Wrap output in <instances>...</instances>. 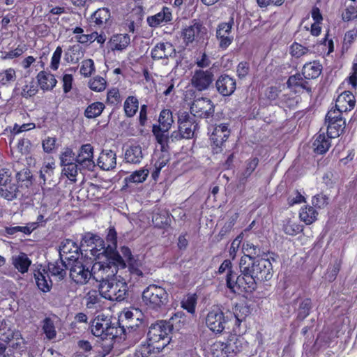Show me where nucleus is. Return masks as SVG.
I'll list each match as a JSON object with an SVG mask.
<instances>
[{
	"label": "nucleus",
	"instance_id": "1",
	"mask_svg": "<svg viewBox=\"0 0 357 357\" xmlns=\"http://www.w3.org/2000/svg\"><path fill=\"white\" fill-rule=\"evenodd\" d=\"M239 268L243 275L247 277L245 288L252 291L257 288V281H269L273 275V266L268 259H255L242 257Z\"/></svg>",
	"mask_w": 357,
	"mask_h": 357
},
{
	"label": "nucleus",
	"instance_id": "2",
	"mask_svg": "<svg viewBox=\"0 0 357 357\" xmlns=\"http://www.w3.org/2000/svg\"><path fill=\"white\" fill-rule=\"evenodd\" d=\"M172 330L173 326L166 321L161 320L152 324L147 332L146 342L141 346L142 357L162 351L171 341L169 334Z\"/></svg>",
	"mask_w": 357,
	"mask_h": 357
},
{
	"label": "nucleus",
	"instance_id": "3",
	"mask_svg": "<svg viewBox=\"0 0 357 357\" xmlns=\"http://www.w3.org/2000/svg\"><path fill=\"white\" fill-rule=\"evenodd\" d=\"M91 254L96 256V261L91 268V278L99 284L106 280H111L115 278L119 268H125L126 262L123 259V263L116 261V257L97 252L94 249L91 250Z\"/></svg>",
	"mask_w": 357,
	"mask_h": 357
},
{
	"label": "nucleus",
	"instance_id": "4",
	"mask_svg": "<svg viewBox=\"0 0 357 357\" xmlns=\"http://www.w3.org/2000/svg\"><path fill=\"white\" fill-rule=\"evenodd\" d=\"M142 301L147 307L159 311L168 305L169 294L160 286L150 284L142 292Z\"/></svg>",
	"mask_w": 357,
	"mask_h": 357
},
{
	"label": "nucleus",
	"instance_id": "5",
	"mask_svg": "<svg viewBox=\"0 0 357 357\" xmlns=\"http://www.w3.org/2000/svg\"><path fill=\"white\" fill-rule=\"evenodd\" d=\"M100 294L110 301H121L126 298L128 293V284L123 280H117L115 277L98 284Z\"/></svg>",
	"mask_w": 357,
	"mask_h": 357
},
{
	"label": "nucleus",
	"instance_id": "6",
	"mask_svg": "<svg viewBox=\"0 0 357 357\" xmlns=\"http://www.w3.org/2000/svg\"><path fill=\"white\" fill-rule=\"evenodd\" d=\"M70 268V278L78 284H86L91 278V269L89 262L81 257L74 261L68 264Z\"/></svg>",
	"mask_w": 357,
	"mask_h": 357
},
{
	"label": "nucleus",
	"instance_id": "7",
	"mask_svg": "<svg viewBox=\"0 0 357 357\" xmlns=\"http://www.w3.org/2000/svg\"><path fill=\"white\" fill-rule=\"evenodd\" d=\"M147 325L143 319L137 318L136 323H128L125 326V333L123 338L127 340L130 345L137 343L146 334Z\"/></svg>",
	"mask_w": 357,
	"mask_h": 357
},
{
	"label": "nucleus",
	"instance_id": "8",
	"mask_svg": "<svg viewBox=\"0 0 357 357\" xmlns=\"http://www.w3.org/2000/svg\"><path fill=\"white\" fill-rule=\"evenodd\" d=\"M117 233L114 229V227H109L108 230V233L106 237V240L107 242V246L105 247V243L102 240L100 241V244H96V247H100V248H96L94 250H97V252H100L102 254L111 255L116 257V259H119V262L123 263V257L119 255V253L116 250L117 247Z\"/></svg>",
	"mask_w": 357,
	"mask_h": 357
},
{
	"label": "nucleus",
	"instance_id": "9",
	"mask_svg": "<svg viewBox=\"0 0 357 357\" xmlns=\"http://www.w3.org/2000/svg\"><path fill=\"white\" fill-rule=\"evenodd\" d=\"M215 105L207 98H199L192 102L190 106V114L194 116L202 119H208L214 114Z\"/></svg>",
	"mask_w": 357,
	"mask_h": 357
},
{
	"label": "nucleus",
	"instance_id": "10",
	"mask_svg": "<svg viewBox=\"0 0 357 357\" xmlns=\"http://www.w3.org/2000/svg\"><path fill=\"white\" fill-rule=\"evenodd\" d=\"M206 28L198 20H193L188 25L182 29L181 38L185 45L197 40L202 35L206 33Z\"/></svg>",
	"mask_w": 357,
	"mask_h": 357
},
{
	"label": "nucleus",
	"instance_id": "11",
	"mask_svg": "<svg viewBox=\"0 0 357 357\" xmlns=\"http://www.w3.org/2000/svg\"><path fill=\"white\" fill-rule=\"evenodd\" d=\"M228 320H229L228 314L225 316L220 308H215L207 314L206 324L213 332L221 333L225 329Z\"/></svg>",
	"mask_w": 357,
	"mask_h": 357
},
{
	"label": "nucleus",
	"instance_id": "12",
	"mask_svg": "<svg viewBox=\"0 0 357 357\" xmlns=\"http://www.w3.org/2000/svg\"><path fill=\"white\" fill-rule=\"evenodd\" d=\"M213 76L211 70H196L191 78V84L199 91L207 90L213 81Z\"/></svg>",
	"mask_w": 357,
	"mask_h": 357
},
{
	"label": "nucleus",
	"instance_id": "13",
	"mask_svg": "<svg viewBox=\"0 0 357 357\" xmlns=\"http://www.w3.org/2000/svg\"><path fill=\"white\" fill-rule=\"evenodd\" d=\"M79 248L72 240L66 239L61 242L59 247V257L68 264L80 259L79 257Z\"/></svg>",
	"mask_w": 357,
	"mask_h": 357
},
{
	"label": "nucleus",
	"instance_id": "14",
	"mask_svg": "<svg viewBox=\"0 0 357 357\" xmlns=\"http://www.w3.org/2000/svg\"><path fill=\"white\" fill-rule=\"evenodd\" d=\"M93 148L90 144H84L81 146L79 153L75 158V162L82 169L93 170L95 163L93 160Z\"/></svg>",
	"mask_w": 357,
	"mask_h": 357
},
{
	"label": "nucleus",
	"instance_id": "15",
	"mask_svg": "<svg viewBox=\"0 0 357 357\" xmlns=\"http://www.w3.org/2000/svg\"><path fill=\"white\" fill-rule=\"evenodd\" d=\"M234 24L233 18H231L229 22L221 23L218 25L216 31V37L219 40V46L225 50L231 43L233 36L231 33V27Z\"/></svg>",
	"mask_w": 357,
	"mask_h": 357
},
{
	"label": "nucleus",
	"instance_id": "16",
	"mask_svg": "<svg viewBox=\"0 0 357 357\" xmlns=\"http://www.w3.org/2000/svg\"><path fill=\"white\" fill-rule=\"evenodd\" d=\"M236 80L226 74L220 75L215 82L216 90L222 96H231L236 90Z\"/></svg>",
	"mask_w": 357,
	"mask_h": 357
},
{
	"label": "nucleus",
	"instance_id": "17",
	"mask_svg": "<svg viewBox=\"0 0 357 357\" xmlns=\"http://www.w3.org/2000/svg\"><path fill=\"white\" fill-rule=\"evenodd\" d=\"M176 56V50L170 43H158L151 50V57L154 60L168 59Z\"/></svg>",
	"mask_w": 357,
	"mask_h": 357
},
{
	"label": "nucleus",
	"instance_id": "18",
	"mask_svg": "<svg viewBox=\"0 0 357 357\" xmlns=\"http://www.w3.org/2000/svg\"><path fill=\"white\" fill-rule=\"evenodd\" d=\"M247 282V277H245L242 273L241 275H238V274L233 270H229V271L227 272L226 284L227 288H229L231 291H235L234 288L236 287L238 289L242 288L245 291H250V290L245 288L246 286H248Z\"/></svg>",
	"mask_w": 357,
	"mask_h": 357
},
{
	"label": "nucleus",
	"instance_id": "19",
	"mask_svg": "<svg viewBox=\"0 0 357 357\" xmlns=\"http://www.w3.org/2000/svg\"><path fill=\"white\" fill-rule=\"evenodd\" d=\"M97 165L105 171L114 169L116 165V153L112 150H102L98 159Z\"/></svg>",
	"mask_w": 357,
	"mask_h": 357
},
{
	"label": "nucleus",
	"instance_id": "20",
	"mask_svg": "<svg viewBox=\"0 0 357 357\" xmlns=\"http://www.w3.org/2000/svg\"><path fill=\"white\" fill-rule=\"evenodd\" d=\"M230 131L227 124L216 126L211 135V140L216 147H220L229 136Z\"/></svg>",
	"mask_w": 357,
	"mask_h": 357
},
{
	"label": "nucleus",
	"instance_id": "21",
	"mask_svg": "<svg viewBox=\"0 0 357 357\" xmlns=\"http://www.w3.org/2000/svg\"><path fill=\"white\" fill-rule=\"evenodd\" d=\"M223 344L230 357L236 355L242 350L243 338L236 334H230Z\"/></svg>",
	"mask_w": 357,
	"mask_h": 357
},
{
	"label": "nucleus",
	"instance_id": "22",
	"mask_svg": "<svg viewBox=\"0 0 357 357\" xmlns=\"http://www.w3.org/2000/svg\"><path fill=\"white\" fill-rule=\"evenodd\" d=\"M68 266V264H66L63 259H60L55 262H50L47 268L52 276L56 277L59 280H62L66 276Z\"/></svg>",
	"mask_w": 357,
	"mask_h": 357
},
{
	"label": "nucleus",
	"instance_id": "23",
	"mask_svg": "<svg viewBox=\"0 0 357 357\" xmlns=\"http://www.w3.org/2000/svg\"><path fill=\"white\" fill-rule=\"evenodd\" d=\"M113 345L114 341L112 337H100V340H98L97 343L94 344V352L96 355L92 357H105L112 351Z\"/></svg>",
	"mask_w": 357,
	"mask_h": 357
},
{
	"label": "nucleus",
	"instance_id": "24",
	"mask_svg": "<svg viewBox=\"0 0 357 357\" xmlns=\"http://www.w3.org/2000/svg\"><path fill=\"white\" fill-rule=\"evenodd\" d=\"M105 337L114 339L119 337L123 338L125 333V326H121L119 321L112 323L110 319H108L107 326H105Z\"/></svg>",
	"mask_w": 357,
	"mask_h": 357
},
{
	"label": "nucleus",
	"instance_id": "25",
	"mask_svg": "<svg viewBox=\"0 0 357 357\" xmlns=\"http://www.w3.org/2000/svg\"><path fill=\"white\" fill-rule=\"evenodd\" d=\"M327 125V136L332 139L339 137L343 133L346 121L344 119H339L337 121L325 122Z\"/></svg>",
	"mask_w": 357,
	"mask_h": 357
},
{
	"label": "nucleus",
	"instance_id": "26",
	"mask_svg": "<svg viewBox=\"0 0 357 357\" xmlns=\"http://www.w3.org/2000/svg\"><path fill=\"white\" fill-rule=\"evenodd\" d=\"M356 99L353 93L349 91H346L338 96L335 107H342L344 112H347L354 109Z\"/></svg>",
	"mask_w": 357,
	"mask_h": 357
},
{
	"label": "nucleus",
	"instance_id": "27",
	"mask_svg": "<svg viewBox=\"0 0 357 357\" xmlns=\"http://www.w3.org/2000/svg\"><path fill=\"white\" fill-rule=\"evenodd\" d=\"M43 271L41 272L38 270L34 273V278L38 289L43 292L46 293L51 290L52 282L49 275L45 271V269Z\"/></svg>",
	"mask_w": 357,
	"mask_h": 357
},
{
	"label": "nucleus",
	"instance_id": "28",
	"mask_svg": "<svg viewBox=\"0 0 357 357\" xmlns=\"http://www.w3.org/2000/svg\"><path fill=\"white\" fill-rule=\"evenodd\" d=\"M144 158L142 149L139 145H132L125 152V160L126 162L138 164Z\"/></svg>",
	"mask_w": 357,
	"mask_h": 357
},
{
	"label": "nucleus",
	"instance_id": "29",
	"mask_svg": "<svg viewBox=\"0 0 357 357\" xmlns=\"http://www.w3.org/2000/svg\"><path fill=\"white\" fill-rule=\"evenodd\" d=\"M172 20L169 8L163 7L162 10L155 15L148 17L147 22L151 27H155L162 22H168Z\"/></svg>",
	"mask_w": 357,
	"mask_h": 357
},
{
	"label": "nucleus",
	"instance_id": "30",
	"mask_svg": "<svg viewBox=\"0 0 357 357\" xmlns=\"http://www.w3.org/2000/svg\"><path fill=\"white\" fill-rule=\"evenodd\" d=\"M322 70V66L317 61H314L304 65L302 75L305 79H310L318 77Z\"/></svg>",
	"mask_w": 357,
	"mask_h": 357
},
{
	"label": "nucleus",
	"instance_id": "31",
	"mask_svg": "<svg viewBox=\"0 0 357 357\" xmlns=\"http://www.w3.org/2000/svg\"><path fill=\"white\" fill-rule=\"evenodd\" d=\"M108 319L107 317H104V316L98 315L92 321L90 327L91 333L98 337H104L105 328L107 326Z\"/></svg>",
	"mask_w": 357,
	"mask_h": 357
},
{
	"label": "nucleus",
	"instance_id": "32",
	"mask_svg": "<svg viewBox=\"0 0 357 357\" xmlns=\"http://www.w3.org/2000/svg\"><path fill=\"white\" fill-rule=\"evenodd\" d=\"M37 79L43 90H52L57 82L52 74L47 73L45 71H41L38 74Z\"/></svg>",
	"mask_w": 357,
	"mask_h": 357
},
{
	"label": "nucleus",
	"instance_id": "33",
	"mask_svg": "<svg viewBox=\"0 0 357 357\" xmlns=\"http://www.w3.org/2000/svg\"><path fill=\"white\" fill-rule=\"evenodd\" d=\"M329 139L324 133L318 135L313 142L314 151L317 154L325 153L331 145Z\"/></svg>",
	"mask_w": 357,
	"mask_h": 357
},
{
	"label": "nucleus",
	"instance_id": "34",
	"mask_svg": "<svg viewBox=\"0 0 357 357\" xmlns=\"http://www.w3.org/2000/svg\"><path fill=\"white\" fill-rule=\"evenodd\" d=\"M298 302H299V305L297 308V319L303 321L309 315L312 308V303L308 298L298 299Z\"/></svg>",
	"mask_w": 357,
	"mask_h": 357
},
{
	"label": "nucleus",
	"instance_id": "35",
	"mask_svg": "<svg viewBox=\"0 0 357 357\" xmlns=\"http://www.w3.org/2000/svg\"><path fill=\"white\" fill-rule=\"evenodd\" d=\"M243 250H244V255L250 258L261 259V256L265 254V252L258 245H254L252 243L247 242L243 244Z\"/></svg>",
	"mask_w": 357,
	"mask_h": 357
},
{
	"label": "nucleus",
	"instance_id": "36",
	"mask_svg": "<svg viewBox=\"0 0 357 357\" xmlns=\"http://www.w3.org/2000/svg\"><path fill=\"white\" fill-rule=\"evenodd\" d=\"M31 264V261L27 255L24 252H21L18 256L13 257V265L21 273H26Z\"/></svg>",
	"mask_w": 357,
	"mask_h": 357
},
{
	"label": "nucleus",
	"instance_id": "37",
	"mask_svg": "<svg viewBox=\"0 0 357 357\" xmlns=\"http://www.w3.org/2000/svg\"><path fill=\"white\" fill-rule=\"evenodd\" d=\"M130 38L128 34L114 36L111 40L112 50H123L130 44Z\"/></svg>",
	"mask_w": 357,
	"mask_h": 357
},
{
	"label": "nucleus",
	"instance_id": "38",
	"mask_svg": "<svg viewBox=\"0 0 357 357\" xmlns=\"http://www.w3.org/2000/svg\"><path fill=\"white\" fill-rule=\"evenodd\" d=\"M248 312V308L246 306L236 305L233 308V312H228L229 319L232 317L235 319V324L239 326L241 322L245 319Z\"/></svg>",
	"mask_w": 357,
	"mask_h": 357
},
{
	"label": "nucleus",
	"instance_id": "39",
	"mask_svg": "<svg viewBox=\"0 0 357 357\" xmlns=\"http://www.w3.org/2000/svg\"><path fill=\"white\" fill-rule=\"evenodd\" d=\"M105 107V105L101 102H93L86 108L84 116L87 119L96 118L102 114Z\"/></svg>",
	"mask_w": 357,
	"mask_h": 357
},
{
	"label": "nucleus",
	"instance_id": "40",
	"mask_svg": "<svg viewBox=\"0 0 357 357\" xmlns=\"http://www.w3.org/2000/svg\"><path fill=\"white\" fill-rule=\"evenodd\" d=\"M289 87L299 86L305 89L307 92H311V88L309 86V82L304 79L301 74H296L289 77L287 82Z\"/></svg>",
	"mask_w": 357,
	"mask_h": 357
},
{
	"label": "nucleus",
	"instance_id": "41",
	"mask_svg": "<svg viewBox=\"0 0 357 357\" xmlns=\"http://www.w3.org/2000/svg\"><path fill=\"white\" fill-rule=\"evenodd\" d=\"M110 17V11L107 8H101L96 10L91 15L93 22L98 25H102L106 23Z\"/></svg>",
	"mask_w": 357,
	"mask_h": 357
},
{
	"label": "nucleus",
	"instance_id": "42",
	"mask_svg": "<svg viewBox=\"0 0 357 357\" xmlns=\"http://www.w3.org/2000/svg\"><path fill=\"white\" fill-rule=\"evenodd\" d=\"M142 263L138 259H132L128 264L130 274L132 277L135 278V280H139L144 275L142 269Z\"/></svg>",
	"mask_w": 357,
	"mask_h": 357
},
{
	"label": "nucleus",
	"instance_id": "43",
	"mask_svg": "<svg viewBox=\"0 0 357 357\" xmlns=\"http://www.w3.org/2000/svg\"><path fill=\"white\" fill-rule=\"evenodd\" d=\"M259 164V159L257 158H253L251 160L247 161L246 168L245 171L241 174L239 177L240 184H245L247 178L252 174Z\"/></svg>",
	"mask_w": 357,
	"mask_h": 357
},
{
	"label": "nucleus",
	"instance_id": "44",
	"mask_svg": "<svg viewBox=\"0 0 357 357\" xmlns=\"http://www.w3.org/2000/svg\"><path fill=\"white\" fill-rule=\"evenodd\" d=\"M317 215L316 210L312 206L302 208L299 214L301 219L307 225L312 223L316 220Z\"/></svg>",
	"mask_w": 357,
	"mask_h": 357
},
{
	"label": "nucleus",
	"instance_id": "45",
	"mask_svg": "<svg viewBox=\"0 0 357 357\" xmlns=\"http://www.w3.org/2000/svg\"><path fill=\"white\" fill-rule=\"evenodd\" d=\"M138 100L134 96H129L124 102V110L127 116H133L138 109Z\"/></svg>",
	"mask_w": 357,
	"mask_h": 357
},
{
	"label": "nucleus",
	"instance_id": "46",
	"mask_svg": "<svg viewBox=\"0 0 357 357\" xmlns=\"http://www.w3.org/2000/svg\"><path fill=\"white\" fill-rule=\"evenodd\" d=\"M19 192L17 186L12 182L7 185L6 187L0 188V193L2 197L8 200H13L15 199Z\"/></svg>",
	"mask_w": 357,
	"mask_h": 357
},
{
	"label": "nucleus",
	"instance_id": "47",
	"mask_svg": "<svg viewBox=\"0 0 357 357\" xmlns=\"http://www.w3.org/2000/svg\"><path fill=\"white\" fill-rule=\"evenodd\" d=\"M159 123L165 131H168L173 123L172 114L169 109H163L159 116Z\"/></svg>",
	"mask_w": 357,
	"mask_h": 357
},
{
	"label": "nucleus",
	"instance_id": "48",
	"mask_svg": "<svg viewBox=\"0 0 357 357\" xmlns=\"http://www.w3.org/2000/svg\"><path fill=\"white\" fill-rule=\"evenodd\" d=\"M211 357H229L223 342H215L210 347Z\"/></svg>",
	"mask_w": 357,
	"mask_h": 357
},
{
	"label": "nucleus",
	"instance_id": "49",
	"mask_svg": "<svg viewBox=\"0 0 357 357\" xmlns=\"http://www.w3.org/2000/svg\"><path fill=\"white\" fill-rule=\"evenodd\" d=\"M198 128V124L195 123H188L178 125L180 131L184 134L185 139H189L194 137L195 132Z\"/></svg>",
	"mask_w": 357,
	"mask_h": 357
},
{
	"label": "nucleus",
	"instance_id": "50",
	"mask_svg": "<svg viewBox=\"0 0 357 357\" xmlns=\"http://www.w3.org/2000/svg\"><path fill=\"white\" fill-rule=\"evenodd\" d=\"M107 82L105 79L100 76H96L93 79H91L89 82V88L97 92L102 91L105 89Z\"/></svg>",
	"mask_w": 357,
	"mask_h": 357
},
{
	"label": "nucleus",
	"instance_id": "51",
	"mask_svg": "<svg viewBox=\"0 0 357 357\" xmlns=\"http://www.w3.org/2000/svg\"><path fill=\"white\" fill-rule=\"evenodd\" d=\"M43 322V330L46 337L50 340L54 338L56 333L53 321L50 317H47Z\"/></svg>",
	"mask_w": 357,
	"mask_h": 357
},
{
	"label": "nucleus",
	"instance_id": "52",
	"mask_svg": "<svg viewBox=\"0 0 357 357\" xmlns=\"http://www.w3.org/2000/svg\"><path fill=\"white\" fill-rule=\"evenodd\" d=\"M149 174V171L147 169H140L138 171H135L129 177H127L126 179L128 182L132 183H142L144 181Z\"/></svg>",
	"mask_w": 357,
	"mask_h": 357
},
{
	"label": "nucleus",
	"instance_id": "53",
	"mask_svg": "<svg viewBox=\"0 0 357 357\" xmlns=\"http://www.w3.org/2000/svg\"><path fill=\"white\" fill-rule=\"evenodd\" d=\"M15 77V71L13 68H9L0 72V84L6 85L11 82H13Z\"/></svg>",
	"mask_w": 357,
	"mask_h": 357
},
{
	"label": "nucleus",
	"instance_id": "54",
	"mask_svg": "<svg viewBox=\"0 0 357 357\" xmlns=\"http://www.w3.org/2000/svg\"><path fill=\"white\" fill-rule=\"evenodd\" d=\"M79 165L76 162H72L64 167L63 171L65 172V174L66 176L72 181H76V176L77 175V172ZM82 167H79V169Z\"/></svg>",
	"mask_w": 357,
	"mask_h": 357
},
{
	"label": "nucleus",
	"instance_id": "55",
	"mask_svg": "<svg viewBox=\"0 0 357 357\" xmlns=\"http://www.w3.org/2000/svg\"><path fill=\"white\" fill-rule=\"evenodd\" d=\"M300 230L299 225L290 220H287L283 225V231L287 235L295 236L299 233Z\"/></svg>",
	"mask_w": 357,
	"mask_h": 357
},
{
	"label": "nucleus",
	"instance_id": "56",
	"mask_svg": "<svg viewBox=\"0 0 357 357\" xmlns=\"http://www.w3.org/2000/svg\"><path fill=\"white\" fill-rule=\"evenodd\" d=\"M342 112L344 109L342 107H336L331 109L328 112L325 117V122L337 121L339 119H344L342 117Z\"/></svg>",
	"mask_w": 357,
	"mask_h": 357
},
{
	"label": "nucleus",
	"instance_id": "57",
	"mask_svg": "<svg viewBox=\"0 0 357 357\" xmlns=\"http://www.w3.org/2000/svg\"><path fill=\"white\" fill-rule=\"evenodd\" d=\"M308 52V48L303 47L297 43H293L291 46V54L296 58H300L301 56L306 54Z\"/></svg>",
	"mask_w": 357,
	"mask_h": 357
},
{
	"label": "nucleus",
	"instance_id": "58",
	"mask_svg": "<svg viewBox=\"0 0 357 357\" xmlns=\"http://www.w3.org/2000/svg\"><path fill=\"white\" fill-rule=\"evenodd\" d=\"M94 70V63L92 59L83 61L80 68V73L84 77H89Z\"/></svg>",
	"mask_w": 357,
	"mask_h": 357
},
{
	"label": "nucleus",
	"instance_id": "59",
	"mask_svg": "<svg viewBox=\"0 0 357 357\" xmlns=\"http://www.w3.org/2000/svg\"><path fill=\"white\" fill-rule=\"evenodd\" d=\"M38 92L37 87L33 82L30 85L25 84L20 92V96L23 98H28L35 96Z\"/></svg>",
	"mask_w": 357,
	"mask_h": 357
},
{
	"label": "nucleus",
	"instance_id": "60",
	"mask_svg": "<svg viewBox=\"0 0 357 357\" xmlns=\"http://www.w3.org/2000/svg\"><path fill=\"white\" fill-rule=\"evenodd\" d=\"M312 204L317 208H324L328 204V197L323 193L317 195L313 197Z\"/></svg>",
	"mask_w": 357,
	"mask_h": 357
},
{
	"label": "nucleus",
	"instance_id": "61",
	"mask_svg": "<svg viewBox=\"0 0 357 357\" xmlns=\"http://www.w3.org/2000/svg\"><path fill=\"white\" fill-rule=\"evenodd\" d=\"M61 54L62 48L61 47L58 46L56 48V50L54 51L51 60V68L54 70H56L59 68Z\"/></svg>",
	"mask_w": 357,
	"mask_h": 357
},
{
	"label": "nucleus",
	"instance_id": "62",
	"mask_svg": "<svg viewBox=\"0 0 357 357\" xmlns=\"http://www.w3.org/2000/svg\"><path fill=\"white\" fill-rule=\"evenodd\" d=\"M101 241V239L99 238L98 236L94 235L91 233L86 234L82 238L81 244L83 246L84 244H86L87 246H89L92 244L96 243V242H99Z\"/></svg>",
	"mask_w": 357,
	"mask_h": 357
},
{
	"label": "nucleus",
	"instance_id": "63",
	"mask_svg": "<svg viewBox=\"0 0 357 357\" xmlns=\"http://www.w3.org/2000/svg\"><path fill=\"white\" fill-rule=\"evenodd\" d=\"M237 75L240 79H243L246 77L250 71V65L248 62H241L237 66Z\"/></svg>",
	"mask_w": 357,
	"mask_h": 357
},
{
	"label": "nucleus",
	"instance_id": "64",
	"mask_svg": "<svg viewBox=\"0 0 357 357\" xmlns=\"http://www.w3.org/2000/svg\"><path fill=\"white\" fill-rule=\"evenodd\" d=\"M357 17V7L350 6L346 9L345 13L342 14L344 21H350Z\"/></svg>",
	"mask_w": 357,
	"mask_h": 357
}]
</instances>
